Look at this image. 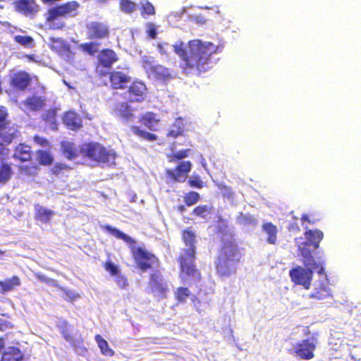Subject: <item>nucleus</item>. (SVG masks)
Here are the masks:
<instances>
[{"instance_id": "obj_52", "label": "nucleus", "mask_w": 361, "mask_h": 361, "mask_svg": "<svg viewBox=\"0 0 361 361\" xmlns=\"http://www.w3.org/2000/svg\"><path fill=\"white\" fill-rule=\"evenodd\" d=\"M66 299L73 301L79 297L78 294L71 290H63Z\"/></svg>"}, {"instance_id": "obj_47", "label": "nucleus", "mask_w": 361, "mask_h": 361, "mask_svg": "<svg viewBox=\"0 0 361 361\" xmlns=\"http://www.w3.org/2000/svg\"><path fill=\"white\" fill-rule=\"evenodd\" d=\"M216 186L221 190L223 195L228 199H231L233 197V191L231 188L227 186L223 183H216Z\"/></svg>"}, {"instance_id": "obj_57", "label": "nucleus", "mask_w": 361, "mask_h": 361, "mask_svg": "<svg viewBox=\"0 0 361 361\" xmlns=\"http://www.w3.org/2000/svg\"><path fill=\"white\" fill-rule=\"evenodd\" d=\"M37 154H38V158H44V159L51 158L49 154V152H47V151L39 150Z\"/></svg>"}, {"instance_id": "obj_23", "label": "nucleus", "mask_w": 361, "mask_h": 361, "mask_svg": "<svg viewBox=\"0 0 361 361\" xmlns=\"http://www.w3.org/2000/svg\"><path fill=\"white\" fill-rule=\"evenodd\" d=\"M63 123L72 130H79L82 126L80 116L74 111H68L63 114Z\"/></svg>"}, {"instance_id": "obj_48", "label": "nucleus", "mask_w": 361, "mask_h": 361, "mask_svg": "<svg viewBox=\"0 0 361 361\" xmlns=\"http://www.w3.org/2000/svg\"><path fill=\"white\" fill-rule=\"evenodd\" d=\"M9 121V113L8 109L3 105H0V124Z\"/></svg>"}, {"instance_id": "obj_58", "label": "nucleus", "mask_w": 361, "mask_h": 361, "mask_svg": "<svg viewBox=\"0 0 361 361\" xmlns=\"http://www.w3.org/2000/svg\"><path fill=\"white\" fill-rule=\"evenodd\" d=\"M53 159H39L40 164L42 165H50L52 163Z\"/></svg>"}, {"instance_id": "obj_44", "label": "nucleus", "mask_w": 361, "mask_h": 361, "mask_svg": "<svg viewBox=\"0 0 361 361\" xmlns=\"http://www.w3.org/2000/svg\"><path fill=\"white\" fill-rule=\"evenodd\" d=\"M121 9L127 13H130L134 11L135 4L130 0H121L120 1Z\"/></svg>"}, {"instance_id": "obj_51", "label": "nucleus", "mask_w": 361, "mask_h": 361, "mask_svg": "<svg viewBox=\"0 0 361 361\" xmlns=\"http://www.w3.org/2000/svg\"><path fill=\"white\" fill-rule=\"evenodd\" d=\"M35 142L42 146L44 147H49V142L45 137H40L39 135L34 136Z\"/></svg>"}, {"instance_id": "obj_39", "label": "nucleus", "mask_w": 361, "mask_h": 361, "mask_svg": "<svg viewBox=\"0 0 361 361\" xmlns=\"http://www.w3.org/2000/svg\"><path fill=\"white\" fill-rule=\"evenodd\" d=\"M95 340L102 354L106 356H113L114 351L109 347L108 343L100 335L95 336Z\"/></svg>"}, {"instance_id": "obj_59", "label": "nucleus", "mask_w": 361, "mask_h": 361, "mask_svg": "<svg viewBox=\"0 0 361 361\" xmlns=\"http://www.w3.org/2000/svg\"><path fill=\"white\" fill-rule=\"evenodd\" d=\"M4 326V320L1 318H0V330H3Z\"/></svg>"}, {"instance_id": "obj_55", "label": "nucleus", "mask_w": 361, "mask_h": 361, "mask_svg": "<svg viewBox=\"0 0 361 361\" xmlns=\"http://www.w3.org/2000/svg\"><path fill=\"white\" fill-rule=\"evenodd\" d=\"M37 278L40 281L44 282L47 284L54 285L55 283V281L53 279H49L45 276L38 275Z\"/></svg>"}, {"instance_id": "obj_38", "label": "nucleus", "mask_w": 361, "mask_h": 361, "mask_svg": "<svg viewBox=\"0 0 361 361\" xmlns=\"http://www.w3.org/2000/svg\"><path fill=\"white\" fill-rule=\"evenodd\" d=\"M100 42L98 41L91 40L90 42H85L80 44V49L84 52L90 55H94L99 51V46Z\"/></svg>"}, {"instance_id": "obj_12", "label": "nucleus", "mask_w": 361, "mask_h": 361, "mask_svg": "<svg viewBox=\"0 0 361 361\" xmlns=\"http://www.w3.org/2000/svg\"><path fill=\"white\" fill-rule=\"evenodd\" d=\"M97 59L98 64L96 67V72L101 77L106 75L107 73V71L102 70L101 67L110 68L118 60L116 52L109 48L102 49L99 54Z\"/></svg>"}, {"instance_id": "obj_62", "label": "nucleus", "mask_w": 361, "mask_h": 361, "mask_svg": "<svg viewBox=\"0 0 361 361\" xmlns=\"http://www.w3.org/2000/svg\"><path fill=\"white\" fill-rule=\"evenodd\" d=\"M302 221H307V216H306V215L302 216Z\"/></svg>"}, {"instance_id": "obj_53", "label": "nucleus", "mask_w": 361, "mask_h": 361, "mask_svg": "<svg viewBox=\"0 0 361 361\" xmlns=\"http://www.w3.org/2000/svg\"><path fill=\"white\" fill-rule=\"evenodd\" d=\"M147 35L151 39H155L157 37V30L154 24H149L147 30Z\"/></svg>"}, {"instance_id": "obj_40", "label": "nucleus", "mask_w": 361, "mask_h": 361, "mask_svg": "<svg viewBox=\"0 0 361 361\" xmlns=\"http://www.w3.org/2000/svg\"><path fill=\"white\" fill-rule=\"evenodd\" d=\"M239 224L255 226L257 224V220L250 214L240 213L237 218Z\"/></svg>"}, {"instance_id": "obj_18", "label": "nucleus", "mask_w": 361, "mask_h": 361, "mask_svg": "<svg viewBox=\"0 0 361 361\" xmlns=\"http://www.w3.org/2000/svg\"><path fill=\"white\" fill-rule=\"evenodd\" d=\"M149 286L152 293L158 298H165L168 290V285L164 281L161 275L154 273L151 275Z\"/></svg>"}, {"instance_id": "obj_32", "label": "nucleus", "mask_w": 361, "mask_h": 361, "mask_svg": "<svg viewBox=\"0 0 361 361\" xmlns=\"http://www.w3.org/2000/svg\"><path fill=\"white\" fill-rule=\"evenodd\" d=\"M31 147L25 143H20L15 149L13 158H31Z\"/></svg>"}, {"instance_id": "obj_2", "label": "nucleus", "mask_w": 361, "mask_h": 361, "mask_svg": "<svg viewBox=\"0 0 361 361\" xmlns=\"http://www.w3.org/2000/svg\"><path fill=\"white\" fill-rule=\"evenodd\" d=\"M195 233L190 230H185L183 233V239L188 247L180 256L181 278L188 283L195 282L200 278L199 271L193 264L195 259Z\"/></svg>"}, {"instance_id": "obj_26", "label": "nucleus", "mask_w": 361, "mask_h": 361, "mask_svg": "<svg viewBox=\"0 0 361 361\" xmlns=\"http://www.w3.org/2000/svg\"><path fill=\"white\" fill-rule=\"evenodd\" d=\"M104 268L112 276L116 277V282L120 288H125L127 286V279L124 276L120 275L119 269L117 266L111 262H107L104 265Z\"/></svg>"}, {"instance_id": "obj_10", "label": "nucleus", "mask_w": 361, "mask_h": 361, "mask_svg": "<svg viewBox=\"0 0 361 361\" xmlns=\"http://www.w3.org/2000/svg\"><path fill=\"white\" fill-rule=\"evenodd\" d=\"M80 151L82 156L87 158H111L115 157L114 154H111L100 143L92 141L83 143Z\"/></svg>"}, {"instance_id": "obj_8", "label": "nucleus", "mask_w": 361, "mask_h": 361, "mask_svg": "<svg viewBox=\"0 0 361 361\" xmlns=\"http://www.w3.org/2000/svg\"><path fill=\"white\" fill-rule=\"evenodd\" d=\"M317 345V339L314 336L300 341H291L292 350L304 360H310L314 357V350Z\"/></svg>"}, {"instance_id": "obj_24", "label": "nucleus", "mask_w": 361, "mask_h": 361, "mask_svg": "<svg viewBox=\"0 0 361 361\" xmlns=\"http://www.w3.org/2000/svg\"><path fill=\"white\" fill-rule=\"evenodd\" d=\"M262 231L269 244L275 245L276 243L278 228L275 225L270 222H264L262 226Z\"/></svg>"}, {"instance_id": "obj_20", "label": "nucleus", "mask_w": 361, "mask_h": 361, "mask_svg": "<svg viewBox=\"0 0 361 361\" xmlns=\"http://www.w3.org/2000/svg\"><path fill=\"white\" fill-rule=\"evenodd\" d=\"M18 130L11 121L0 124V140L5 144H11L18 135Z\"/></svg>"}, {"instance_id": "obj_45", "label": "nucleus", "mask_w": 361, "mask_h": 361, "mask_svg": "<svg viewBox=\"0 0 361 361\" xmlns=\"http://www.w3.org/2000/svg\"><path fill=\"white\" fill-rule=\"evenodd\" d=\"M200 199V195L196 192H190L185 195L184 201L188 206H192L197 203Z\"/></svg>"}, {"instance_id": "obj_31", "label": "nucleus", "mask_w": 361, "mask_h": 361, "mask_svg": "<svg viewBox=\"0 0 361 361\" xmlns=\"http://www.w3.org/2000/svg\"><path fill=\"white\" fill-rule=\"evenodd\" d=\"M184 121L180 117L177 118L171 126V129L167 133L168 137H176L181 135L184 131Z\"/></svg>"}, {"instance_id": "obj_14", "label": "nucleus", "mask_w": 361, "mask_h": 361, "mask_svg": "<svg viewBox=\"0 0 361 361\" xmlns=\"http://www.w3.org/2000/svg\"><path fill=\"white\" fill-rule=\"evenodd\" d=\"M127 87V93L130 102L141 103L145 101L147 95V87L145 82L139 80H135Z\"/></svg>"}, {"instance_id": "obj_3", "label": "nucleus", "mask_w": 361, "mask_h": 361, "mask_svg": "<svg viewBox=\"0 0 361 361\" xmlns=\"http://www.w3.org/2000/svg\"><path fill=\"white\" fill-rule=\"evenodd\" d=\"M239 260L237 246L232 241L225 243L216 262V272L221 277H228L235 273Z\"/></svg>"}, {"instance_id": "obj_15", "label": "nucleus", "mask_w": 361, "mask_h": 361, "mask_svg": "<svg viewBox=\"0 0 361 361\" xmlns=\"http://www.w3.org/2000/svg\"><path fill=\"white\" fill-rule=\"evenodd\" d=\"M110 86L114 90H124L131 80V77L121 71H112L107 72Z\"/></svg>"}, {"instance_id": "obj_29", "label": "nucleus", "mask_w": 361, "mask_h": 361, "mask_svg": "<svg viewBox=\"0 0 361 361\" xmlns=\"http://www.w3.org/2000/svg\"><path fill=\"white\" fill-rule=\"evenodd\" d=\"M25 106L31 111H39L45 105L44 100L37 96H30L25 99Z\"/></svg>"}, {"instance_id": "obj_34", "label": "nucleus", "mask_w": 361, "mask_h": 361, "mask_svg": "<svg viewBox=\"0 0 361 361\" xmlns=\"http://www.w3.org/2000/svg\"><path fill=\"white\" fill-rule=\"evenodd\" d=\"M103 228L116 238L121 239L127 243H131L134 242L130 236L119 231L116 228L106 225L103 226Z\"/></svg>"}, {"instance_id": "obj_6", "label": "nucleus", "mask_w": 361, "mask_h": 361, "mask_svg": "<svg viewBox=\"0 0 361 361\" xmlns=\"http://www.w3.org/2000/svg\"><path fill=\"white\" fill-rule=\"evenodd\" d=\"M320 267L297 266L290 270L289 276L295 284L302 286L305 289L308 290L310 288L314 271L317 269L318 271Z\"/></svg>"}, {"instance_id": "obj_61", "label": "nucleus", "mask_w": 361, "mask_h": 361, "mask_svg": "<svg viewBox=\"0 0 361 361\" xmlns=\"http://www.w3.org/2000/svg\"><path fill=\"white\" fill-rule=\"evenodd\" d=\"M178 209H179V211H180L181 213H183V212H184V211H185V207H184V206L181 205V206H180V207H178Z\"/></svg>"}, {"instance_id": "obj_46", "label": "nucleus", "mask_w": 361, "mask_h": 361, "mask_svg": "<svg viewBox=\"0 0 361 361\" xmlns=\"http://www.w3.org/2000/svg\"><path fill=\"white\" fill-rule=\"evenodd\" d=\"M142 16H152L155 14V9L154 6L149 1H146L142 5L141 8Z\"/></svg>"}, {"instance_id": "obj_9", "label": "nucleus", "mask_w": 361, "mask_h": 361, "mask_svg": "<svg viewBox=\"0 0 361 361\" xmlns=\"http://www.w3.org/2000/svg\"><path fill=\"white\" fill-rule=\"evenodd\" d=\"M33 81L38 82L37 76L32 75L25 71H18L11 75L9 85L14 90L24 92Z\"/></svg>"}, {"instance_id": "obj_64", "label": "nucleus", "mask_w": 361, "mask_h": 361, "mask_svg": "<svg viewBox=\"0 0 361 361\" xmlns=\"http://www.w3.org/2000/svg\"><path fill=\"white\" fill-rule=\"evenodd\" d=\"M80 353H81V354L86 351V350L85 348H80Z\"/></svg>"}, {"instance_id": "obj_36", "label": "nucleus", "mask_w": 361, "mask_h": 361, "mask_svg": "<svg viewBox=\"0 0 361 361\" xmlns=\"http://www.w3.org/2000/svg\"><path fill=\"white\" fill-rule=\"evenodd\" d=\"M20 282L19 278L13 276L11 279L4 281H0V287L1 293L8 292L14 289L15 287L20 286Z\"/></svg>"}, {"instance_id": "obj_22", "label": "nucleus", "mask_w": 361, "mask_h": 361, "mask_svg": "<svg viewBox=\"0 0 361 361\" xmlns=\"http://www.w3.org/2000/svg\"><path fill=\"white\" fill-rule=\"evenodd\" d=\"M138 121L150 130L156 131L159 129L160 118L152 111H147L139 117Z\"/></svg>"}, {"instance_id": "obj_17", "label": "nucleus", "mask_w": 361, "mask_h": 361, "mask_svg": "<svg viewBox=\"0 0 361 361\" xmlns=\"http://www.w3.org/2000/svg\"><path fill=\"white\" fill-rule=\"evenodd\" d=\"M80 4L76 1H67L49 8L53 11V15H59L63 18L74 17L78 14Z\"/></svg>"}, {"instance_id": "obj_5", "label": "nucleus", "mask_w": 361, "mask_h": 361, "mask_svg": "<svg viewBox=\"0 0 361 361\" xmlns=\"http://www.w3.org/2000/svg\"><path fill=\"white\" fill-rule=\"evenodd\" d=\"M142 66L148 75V77L156 80L166 82L175 77L176 72L173 70L160 64L154 65L152 58L149 56L142 58Z\"/></svg>"}, {"instance_id": "obj_60", "label": "nucleus", "mask_w": 361, "mask_h": 361, "mask_svg": "<svg viewBox=\"0 0 361 361\" xmlns=\"http://www.w3.org/2000/svg\"><path fill=\"white\" fill-rule=\"evenodd\" d=\"M44 4L54 3V0H41Z\"/></svg>"}, {"instance_id": "obj_25", "label": "nucleus", "mask_w": 361, "mask_h": 361, "mask_svg": "<svg viewBox=\"0 0 361 361\" xmlns=\"http://www.w3.org/2000/svg\"><path fill=\"white\" fill-rule=\"evenodd\" d=\"M53 11L50 9L47 11L46 16V24L49 30H63L66 27L65 22L61 19L62 17L59 15H53Z\"/></svg>"}, {"instance_id": "obj_11", "label": "nucleus", "mask_w": 361, "mask_h": 361, "mask_svg": "<svg viewBox=\"0 0 361 361\" xmlns=\"http://www.w3.org/2000/svg\"><path fill=\"white\" fill-rule=\"evenodd\" d=\"M317 274L319 276V279L314 283L310 298L323 300L331 296V290L328 286L327 279L324 275L323 267L319 269Z\"/></svg>"}, {"instance_id": "obj_30", "label": "nucleus", "mask_w": 361, "mask_h": 361, "mask_svg": "<svg viewBox=\"0 0 361 361\" xmlns=\"http://www.w3.org/2000/svg\"><path fill=\"white\" fill-rule=\"evenodd\" d=\"M35 209L37 219L43 223H48L54 214L53 211L39 204L35 206Z\"/></svg>"}, {"instance_id": "obj_21", "label": "nucleus", "mask_w": 361, "mask_h": 361, "mask_svg": "<svg viewBox=\"0 0 361 361\" xmlns=\"http://www.w3.org/2000/svg\"><path fill=\"white\" fill-rule=\"evenodd\" d=\"M191 164L190 161H182L178 164L175 169H167V174L176 181L183 182L190 171Z\"/></svg>"}, {"instance_id": "obj_13", "label": "nucleus", "mask_w": 361, "mask_h": 361, "mask_svg": "<svg viewBox=\"0 0 361 361\" xmlns=\"http://www.w3.org/2000/svg\"><path fill=\"white\" fill-rule=\"evenodd\" d=\"M132 252L137 266L142 271L152 267L157 262V259L153 254L142 247H135Z\"/></svg>"}, {"instance_id": "obj_4", "label": "nucleus", "mask_w": 361, "mask_h": 361, "mask_svg": "<svg viewBox=\"0 0 361 361\" xmlns=\"http://www.w3.org/2000/svg\"><path fill=\"white\" fill-rule=\"evenodd\" d=\"M306 240L302 242V239H295L296 244L302 257L303 264L306 267H322L316 262L312 255V252L319 247L321 240L323 238V233L319 230L307 231L305 232Z\"/></svg>"}, {"instance_id": "obj_49", "label": "nucleus", "mask_w": 361, "mask_h": 361, "mask_svg": "<svg viewBox=\"0 0 361 361\" xmlns=\"http://www.w3.org/2000/svg\"><path fill=\"white\" fill-rule=\"evenodd\" d=\"M56 111L53 109L49 110L46 112L44 120L47 123L56 125Z\"/></svg>"}, {"instance_id": "obj_35", "label": "nucleus", "mask_w": 361, "mask_h": 361, "mask_svg": "<svg viewBox=\"0 0 361 361\" xmlns=\"http://www.w3.org/2000/svg\"><path fill=\"white\" fill-rule=\"evenodd\" d=\"M61 150L67 158H75L77 157V148L75 144L69 141H62L61 142Z\"/></svg>"}, {"instance_id": "obj_56", "label": "nucleus", "mask_w": 361, "mask_h": 361, "mask_svg": "<svg viewBox=\"0 0 361 361\" xmlns=\"http://www.w3.org/2000/svg\"><path fill=\"white\" fill-rule=\"evenodd\" d=\"M8 148L6 147L2 142H0V155L4 157L8 155Z\"/></svg>"}, {"instance_id": "obj_16", "label": "nucleus", "mask_w": 361, "mask_h": 361, "mask_svg": "<svg viewBox=\"0 0 361 361\" xmlns=\"http://www.w3.org/2000/svg\"><path fill=\"white\" fill-rule=\"evenodd\" d=\"M13 6L16 11L26 17L35 16L39 10L35 0H16Z\"/></svg>"}, {"instance_id": "obj_19", "label": "nucleus", "mask_w": 361, "mask_h": 361, "mask_svg": "<svg viewBox=\"0 0 361 361\" xmlns=\"http://www.w3.org/2000/svg\"><path fill=\"white\" fill-rule=\"evenodd\" d=\"M113 114L123 122H129L135 118L134 109L127 102L116 104L113 108Z\"/></svg>"}, {"instance_id": "obj_41", "label": "nucleus", "mask_w": 361, "mask_h": 361, "mask_svg": "<svg viewBox=\"0 0 361 361\" xmlns=\"http://www.w3.org/2000/svg\"><path fill=\"white\" fill-rule=\"evenodd\" d=\"M13 39L23 47H32L34 45V39L31 36L15 35Z\"/></svg>"}, {"instance_id": "obj_28", "label": "nucleus", "mask_w": 361, "mask_h": 361, "mask_svg": "<svg viewBox=\"0 0 361 361\" xmlns=\"http://www.w3.org/2000/svg\"><path fill=\"white\" fill-rule=\"evenodd\" d=\"M23 359V353L16 347L6 348L1 356V361H22Z\"/></svg>"}, {"instance_id": "obj_7", "label": "nucleus", "mask_w": 361, "mask_h": 361, "mask_svg": "<svg viewBox=\"0 0 361 361\" xmlns=\"http://www.w3.org/2000/svg\"><path fill=\"white\" fill-rule=\"evenodd\" d=\"M86 37L89 40L101 42L109 39L110 37V27L100 21H91L85 26Z\"/></svg>"}, {"instance_id": "obj_43", "label": "nucleus", "mask_w": 361, "mask_h": 361, "mask_svg": "<svg viewBox=\"0 0 361 361\" xmlns=\"http://www.w3.org/2000/svg\"><path fill=\"white\" fill-rule=\"evenodd\" d=\"M211 207L208 205H202L195 207L192 213L201 218H206L207 216L210 213Z\"/></svg>"}, {"instance_id": "obj_33", "label": "nucleus", "mask_w": 361, "mask_h": 361, "mask_svg": "<svg viewBox=\"0 0 361 361\" xmlns=\"http://www.w3.org/2000/svg\"><path fill=\"white\" fill-rule=\"evenodd\" d=\"M130 129L135 135L147 141L152 142L157 140V135L144 130H141L140 128L137 126H132Z\"/></svg>"}, {"instance_id": "obj_63", "label": "nucleus", "mask_w": 361, "mask_h": 361, "mask_svg": "<svg viewBox=\"0 0 361 361\" xmlns=\"http://www.w3.org/2000/svg\"><path fill=\"white\" fill-rule=\"evenodd\" d=\"M58 169H61V167H59V166H56V169L54 170V173H57L58 172Z\"/></svg>"}, {"instance_id": "obj_1", "label": "nucleus", "mask_w": 361, "mask_h": 361, "mask_svg": "<svg viewBox=\"0 0 361 361\" xmlns=\"http://www.w3.org/2000/svg\"><path fill=\"white\" fill-rule=\"evenodd\" d=\"M173 49L182 61V71L186 75L198 76L212 68V56L221 51L219 46L200 39L190 40L187 47L180 42L173 45Z\"/></svg>"}, {"instance_id": "obj_54", "label": "nucleus", "mask_w": 361, "mask_h": 361, "mask_svg": "<svg viewBox=\"0 0 361 361\" xmlns=\"http://www.w3.org/2000/svg\"><path fill=\"white\" fill-rule=\"evenodd\" d=\"M190 152V149L180 150L176 154H175L173 157V158H185L188 156L189 152Z\"/></svg>"}, {"instance_id": "obj_37", "label": "nucleus", "mask_w": 361, "mask_h": 361, "mask_svg": "<svg viewBox=\"0 0 361 361\" xmlns=\"http://www.w3.org/2000/svg\"><path fill=\"white\" fill-rule=\"evenodd\" d=\"M12 173L10 165L1 163L0 166V186L6 184L10 180Z\"/></svg>"}, {"instance_id": "obj_42", "label": "nucleus", "mask_w": 361, "mask_h": 361, "mask_svg": "<svg viewBox=\"0 0 361 361\" xmlns=\"http://www.w3.org/2000/svg\"><path fill=\"white\" fill-rule=\"evenodd\" d=\"M176 299L181 302L186 301L190 295V291L187 288H178L175 292Z\"/></svg>"}, {"instance_id": "obj_50", "label": "nucleus", "mask_w": 361, "mask_h": 361, "mask_svg": "<svg viewBox=\"0 0 361 361\" xmlns=\"http://www.w3.org/2000/svg\"><path fill=\"white\" fill-rule=\"evenodd\" d=\"M189 184L191 187L201 188L203 185V182L200 178L195 177L189 179Z\"/></svg>"}, {"instance_id": "obj_27", "label": "nucleus", "mask_w": 361, "mask_h": 361, "mask_svg": "<svg viewBox=\"0 0 361 361\" xmlns=\"http://www.w3.org/2000/svg\"><path fill=\"white\" fill-rule=\"evenodd\" d=\"M51 50L59 53H66L71 51V46L61 37H51L49 39Z\"/></svg>"}]
</instances>
